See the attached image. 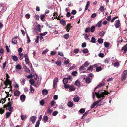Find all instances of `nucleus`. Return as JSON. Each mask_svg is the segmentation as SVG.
<instances>
[{"label": "nucleus", "mask_w": 127, "mask_h": 127, "mask_svg": "<svg viewBox=\"0 0 127 127\" xmlns=\"http://www.w3.org/2000/svg\"><path fill=\"white\" fill-rule=\"evenodd\" d=\"M105 90L104 91V92H102L101 93H100L99 92H95V94L96 96L98 98H99L102 97V98L100 99L99 100L97 101L98 103L101 102L103 99H104L105 95H106L109 94L108 91L106 92Z\"/></svg>", "instance_id": "f257e3e1"}, {"label": "nucleus", "mask_w": 127, "mask_h": 127, "mask_svg": "<svg viewBox=\"0 0 127 127\" xmlns=\"http://www.w3.org/2000/svg\"><path fill=\"white\" fill-rule=\"evenodd\" d=\"M64 87L66 89L69 88L70 91H74L76 89L74 86L72 85L70 86L69 85H64Z\"/></svg>", "instance_id": "f03ea898"}, {"label": "nucleus", "mask_w": 127, "mask_h": 127, "mask_svg": "<svg viewBox=\"0 0 127 127\" xmlns=\"http://www.w3.org/2000/svg\"><path fill=\"white\" fill-rule=\"evenodd\" d=\"M127 74V70H125L123 71L122 74V76L121 78V81H122L125 80L126 78V76Z\"/></svg>", "instance_id": "7ed1b4c3"}, {"label": "nucleus", "mask_w": 127, "mask_h": 127, "mask_svg": "<svg viewBox=\"0 0 127 127\" xmlns=\"http://www.w3.org/2000/svg\"><path fill=\"white\" fill-rule=\"evenodd\" d=\"M42 118V115H41L38 118V120L36 122L35 127H39V125L40 121Z\"/></svg>", "instance_id": "20e7f679"}, {"label": "nucleus", "mask_w": 127, "mask_h": 127, "mask_svg": "<svg viewBox=\"0 0 127 127\" xmlns=\"http://www.w3.org/2000/svg\"><path fill=\"white\" fill-rule=\"evenodd\" d=\"M114 25L116 28H118L120 25V23L119 20H118L115 21Z\"/></svg>", "instance_id": "39448f33"}, {"label": "nucleus", "mask_w": 127, "mask_h": 127, "mask_svg": "<svg viewBox=\"0 0 127 127\" xmlns=\"http://www.w3.org/2000/svg\"><path fill=\"white\" fill-rule=\"evenodd\" d=\"M7 81H5L4 82L5 85L6 86H8V85H9V87L8 88H9L10 87H12V82L11 81L8 80Z\"/></svg>", "instance_id": "423d86ee"}, {"label": "nucleus", "mask_w": 127, "mask_h": 127, "mask_svg": "<svg viewBox=\"0 0 127 127\" xmlns=\"http://www.w3.org/2000/svg\"><path fill=\"white\" fill-rule=\"evenodd\" d=\"M36 118V117L35 116H31L30 118V120L32 122V123L34 124Z\"/></svg>", "instance_id": "0eeeda50"}, {"label": "nucleus", "mask_w": 127, "mask_h": 127, "mask_svg": "<svg viewBox=\"0 0 127 127\" xmlns=\"http://www.w3.org/2000/svg\"><path fill=\"white\" fill-rule=\"evenodd\" d=\"M58 82V79L57 77L56 78L54 79L53 82V87L54 88H56L55 86L57 84Z\"/></svg>", "instance_id": "6e6552de"}, {"label": "nucleus", "mask_w": 127, "mask_h": 127, "mask_svg": "<svg viewBox=\"0 0 127 127\" xmlns=\"http://www.w3.org/2000/svg\"><path fill=\"white\" fill-rule=\"evenodd\" d=\"M124 50V52L123 53H125L127 51V44L124 46L122 47L121 50Z\"/></svg>", "instance_id": "1a4fd4ad"}, {"label": "nucleus", "mask_w": 127, "mask_h": 127, "mask_svg": "<svg viewBox=\"0 0 127 127\" xmlns=\"http://www.w3.org/2000/svg\"><path fill=\"white\" fill-rule=\"evenodd\" d=\"M17 36L12 39V43L14 44H17Z\"/></svg>", "instance_id": "9d476101"}, {"label": "nucleus", "mask_w": 127, "mask_h": 127, "mask_svg": "<svg viewBox=\"0 0 127 127\" xmlns=\"http://www.w3.org/2000/svg\"><path fill=\"white\" fill-rule=\"evenodd\" d=\"M12 104L11 102H8L7 104L4 105L3 106L4 108H7L8 107H9L12 106Z\"/></svg>", "instance_id": "9b49d317"}, {"label": "nucleus", "mask_w": 127, "mask_h": 127, "mask_svg": "<svg viewBox=\"0 0 127 127\" xmlns=\"http://www.w3.org/2000/svg\"><path fill=\"white\" fill-rule=\"evenodd\" d=\"M14 94L15 96H18L20 95V92L18 90H16L14 92Z\"/></svg>", "instance_id": "f8f14e48"}, {"label": "nucleus", "mask_w": 127, "mask_h": 127, "mask_svg": "<svg viewBox=\"0 0 127 127\" xmlns=\"http://www.w3.org/2000/svg\"><path fill=\"white\" fill-rule=\"evenodd\" d=\"M71 24L70 23H69L67 25L66 27V31L68 32L69 31V30L70 29V28L72 27V26H71Z\"/></svg>", "instance_id": "ddd939ff"}, {"label": "nucleus", "mask_w": 127, "mask_h": 127, "mask_svg": "<svg viewBox=\"0 0 127 127\" xmlns=\"http://www.w3.org/2000/svg\"><path fill=\"white\" fill-rule=\"evenodd\" d=\"M98 103L97 102V101L94 102L91 106L90 108L92 109L95 107L96 105L98 104Z\"/></svg>", "instance_id": "4468645a"}, {"label": "nucleus", "mask_w": 127, "mask_h": 127, "mask_svg": "<svg viewBox=\"0 0 127 127\" xmlns=\"http://www.w3.org/2000/svg\"><path fill=\"white\" fill-rule=\"evenodd\" d=\"M68 81V80L67 78H65L63 79V83L64 85H66Z\"/></svg>", "instance_id": "2eb2a0df"}, {"label": "nucleus", "mask_w": 127, "mask_h": 127, "mask_svg": "<svg viewBox=\"0 0 127 127\" xmlns=\"http://www.w3.org/2000/svg\"><path fill=\"white\" fill-rule=\"evenodd\" d=\"M26 98L25 95H22L20 96V99L22 101H24Z\"/></svg>", "instance_id": "dca6fc26"}, {"label": "nucleus", "mask_w": 127, "mask_h": 127, "mask_svg": "<svg viewBox=\"0 0 127 127\" xmlns=\"http://www.w3.org/2000/svg\"><path fill=\"white\" fill-rule=\"evenodd\" d=\"M58 66H60L61 65V61L58 60L55 63Z\"/></svg>", "instance_id": "f3484780"}, {"label": "nucleus", "mask_w": 127, "mask_h": 127, "mask_svg": "<svg viewBox=\"0 0 127 127\" xmlns=\"http://www.w3.org/2000/svg\"><path fill=\"white\" fill-rule=\"evenodd\" d=\"M60 22L61 24L64 26L66 24V22L64 20L62 19L60 21Z\"/></svg>", "instance_id": "a211bd4d"}, {"label": "nucleus", "mask_w": 127, "mask_h": 127, "mask_svg": "<svg viewBox=\"0 0 127 127\" xmlns=\"http://www.w3.org/2000/svg\"><path fill=\"white\" fill-rule=\"evenodd\" d=\"M74 101L75 102H78L79 100V97L78 96H75L73 99Z\"/></svg>", "instance_id": "6ab92c4d"}, {"label": "nucleus", "mask_w": 127, "mask_h": 127, "mask_svg": "<svg viewBox=\"0 0 127 127\" xmlns=\"http://www.w3.org/2000/svg\"><path fill=\"white\" fill-rule=\"evenodd\" d=\"M42 94L44 95H46L48 93V92L47 91L46 89H43L42 91Z\"/></svg>", "instance_id": "aec40b11"}, {"label": "nucleus", "mask_w": 127, "mask_h": 127, "mask_svg": "<svg viewBox=\"0 0 127 127\" xmlns=\"http://www.w3.org/2000/svg\"><path fill=\"white\" fill-rule=\"evenodd\" d=\"M95 27L94 26H93L91 27L90 29L91 32H93L95 29Z\"/></svg>", "instance_id": "412c9836"}, {"label": "nucleus", "mask_w": 127, "mask_h": 127, "mask_svg": "<svg viewBox=\"0 0 127 127\" xmlns=\"http://www.w3.org/2000/svg\"><path fill=\"white\" fill-rule=\"evenodd\" d=\"M12 58L14 61H17L18 59V57L15 55L12 56Z\"/></svg>", "instance_id": "4be33fe9"}, {"label": "nucleus", "mask_w": 127, "mask_h": 127, "mask_svg": "<svg viewBox=\"0 0 127 127\" xmlns=\"http://www.w3.org/2000/svg\"><path fill=\"white\" fill-rule=\"evenodd\" d=\"M73 105V103L71 101L67 103L68 106L69 107H72Z\"/></svg>", "instance_id": "5701e85b"}, {"label": "nucleus", "mask_w": 127, "mask_h": 127, "mask_svg": "<svg viewBox=\"0 0 127 127\" xmlns=\"http://www.w3.org/2000/svg\"><path fill=\"white\" fill-rule=\"evenodd\" d=\"M29 90H30V92L32 93H33L34 91V89L31 85L30 86V89Z\"/></svg>", "instance_id": "b1692460"}, {"label": "nucleus", "mask_w": 127, "mask_h": 127, "mask_svg": "<svg viewBox=\"0 0 127 127\" xmlns=\"http://www.w3.org/2000/svg\"><path fill=\"white\" fill-rule=\"evenodd\" d=\"M74 84L76 86H78L80 85V82L78 80H77L75 82Z\"/></svg>", "instance_id": "393cba45"}, {"label": "nucleus", "mask_w": 127, "mask_h": 127, "mask_svg": "<svg viewBox=\"0 0 127 127\" xmlns=\"http://www.w3.org/2000/svg\"><path fill=\"white\" fill-rule=\"evenodd\" d=\"M98 34L101 37H103L105 34V32L103 31H102L101 32H99Z\"/></svg>", "instance_id": "a878e982"}, {"label": "nucleus", "mask_w": 127, "mask_h": 127, "mask_svg": "<svg viewBox=\"0 0 127 127\" xmlns=\"http://www.w3.org/2000/svg\"><path fill=\"white\" fill-rule=\"evenodd\" d=\"M90 64V63H88V61H86L84 63L83 65L85 67H87Z\"/></svg>", "instance_id": "bb28decb"}, {"label": "nucleus", "mask_w": 127, "mask_h": 127, "mask_svg": "<svg viewBox=\"0 0 127 127\" xmlns=\"http://www.w3.org/2000/svg\"><path fill=\"white\" fill-rule=\"evenodd\" d=\"M102 21L101 20L99 21L97 23V26L99 27H100L102 25Z\"/></svg>", "instance_id": "cd10ccee"}, {"label": "nucleus", "mask_w": 127, "mask_h": 127, "mask_svg": "<svg viewBox=\"0 0 127 127\" xmlns=\"http://www.w3.org/2000/svg\"><path fill=\"white\" fill-rule=\"evenodd\" d=\"M19 55L20 56L19 57V59L20 60H22L23 57H24V54L23 53H19Z\"/></svg>", "instance_id": "c85d7f7f"}, {"label": "nucleus", "mask_w": 127, "mask_h": 127, "mask_svg": "<svg viewBox=\"0 0 127 127\" xmlns=\"http://www.w3.org/2000/svg\"><path fill=\"white\" fill-rule=\"evenodd\" d=\"M21 83L22 85H24L25 82L26 80L24 78H22L21 79Z\"/></svg>", "instance_id": "c756f323"}, {"label": "nucleus", "mask_w": 127, "mask_h": 127, "mask_svg": "<svg viewBox=\"0 0 127 127\" xmlns=\"http://www.w3.org/2000/svg\"><path fill=\"white\" fill-rule=\"evenodd\" d=\"M90 4V2L89 1H88L87 4L85 8V10H86L88 9V7Z\"/></svg>", "instance_id": "7c9ffc66"}, {"label": "nucleus", "mask_w": 127, "mask_h": 127, "mask_svg": "<svg viewBox=\"0 0 127 127\" xmlns=\"http://www.w3.org/2000/svg\"><path fill=\"white\" fill-rule=\"evenodd\" d=\"M25 71L27 73H29L30 72V70L26 66H25L24 68Z\"/></svg>", "instance_id": "2f4dec72"}, {"label": "nucleus", "mask_w": 127, "mask_h": 127, "mask_svg": "<svg viewBox=\"0 0 127 127\" xmlns=\"http://www.w3.org/2000/svg\"><path fill=\"white\" fill-rule=\"evenodd\" d=\"M29 82L31 84L33 85L34 83L35 82L33 79H31L30 80Z\"/></svg>", "instance_id": "473e14b6"}, {"label": "nucleus", "mask_w": 127, "mask_h": 127, "mask_svg": "<svg viewBox=\"0 0 127 127\" xmlns=\"http://www.w3.org/2000/svg\"><path fill=\"white\" fill-rule=\"evenodd\" d=\"M102 70V68L101 67H97L96 68V71L97 72H99Z\"/></svg>", "instance_id": "72a5a7b5"}, {"label": "nucleus", "mask_w": 127, "mask_h": 127, "mask_svg": "<svg viewBox=\"0 0 127 127\" xmlns=\"http://www.w3.org/2000/svg\"><path fill=\"white\" fill-rule=\"evenodd\" d=\"M98 42L100 44H101L103 42V40L102 38H100L98 40Z\"/></svg>", "instance_id": "f704fd0d"}, {"label": "nucleus", "mask_w": 127, "mask_h": 127, "mask_svg": "<svg viewBox=\"0 0 127 127\" xmlns=\"http://www.w3.org/2000/svg\"><path fill=\"white\" fill-rule=\"evenodd\" d=\"M64 38L66 39H68L69 37V35L68 34H67L64 35Z\"/></svg>", "instance_id": "c9c22d12"}, {"label": "nucleus", "mask_w": 127, "mask_h": 127, "mask_svg": "<svg viewBox=\"0 0 127 127\" xmlns=\"http://www.w3.org/2000/svg\"><path fill=\"white\" fill-rule=\"evenodd\" d=\"M82 52L84 53H86L88 52V51L87 49L85 48L83 49Z\"/></svg>", "instance_id": "e433bc0d"}, {"label": "nucleus", "mask_w": 127, "mask_h": 127, "mask_svg": "<svg viewBox=\"0 0 127 127\" xmlns=\"http://www.w3.org/2000/svg\"><path fill=\"white\" fill-rule=\"evenodd\" d=\"M85 109L84 108H81L79 110L80 113H83L85 112Z\"/></svg>", "instance_id": "4c0bfd02"}, {"label": "nucleus", "mask_w": 127, "mask_h": 127, "mask_svg": "<svg viewBox=\"0 0 127 127\" xmlns=\"http://www.w3.org/2000/svg\"><path fill=\"white\" fill-rule=\"evenodd\" d=\"M114 67L118 66H119V63L118 62H115L114 64Z\"/></svg>", "instance_id": "58836bf2"}, {"label": "nucleus", "mask_w": 127, "mask_h": 127, "mask_svg": "<svg viewBox=\"0 0 127 127\" xmlns=\"http://www.w3.org/2000/svg\"><path fill=\"white\" fill-rule=\"evenodd\" d=\"M93 69V66L92 65L90 67H89L88 69L87 70H88L89 71H91Z\"/></svg>", "instance_id": "ea45409f"}, {"label": "nucleus", "mask_w": 127, "mask_h": 127, "mask_svg": "<svg viewBox=\"0 0 127 127\" xmlns=\"http://www.w3.org/2000/svg\"><path fill=\"white\" fill-rule=\"evenodd\" d=\"M96 39L94 37H93L91 38V42L93 43H95V42Z\"/></svg>", "instance_id": "a19ab883"}, {"label": "nucleus", "mask_w": 127, "mask_h": 127, "mask_svg": "<svg viewBox=\"0 0 127 127\" xmlns=\"http://www.w3.org/2000/svg\"><path fill=\"white\" fill-rule=\"evenodd\" d=\"M85 81L86 83H89L90 82V79L89 78H86Z\"/></svg>", "instance_id": "79ce46f5"}, {"label": "nucleus", "mask_w": 127, "mask_h": 127, "mask_svg": "<svg viewBox=\"0 0 127 127\" xmlns=\"http://www.w3.org/2000/svg\"><path fill=\"white\" fill-rule=\"evenodd\" d=\"M37 30L38 31L40 32H41V30L40 25L39 24L37 26Z\"/></svg>", "instance_id": "37998d69"}, {"label": "nucleus", "mask_w": 127, "mask_h": 127, "mask_svg": "<svg viewBox=\"0 0 127 127\" xmlns=\"http://www.w3.org/2000/svg\"><path fill=\"white\" fill-rule=\"evenodd\" d=\"M16 69H21V65L19 64L16 65Z\"/></svg>", "instance_id": "c03bdc74"}, {"label": "nucleus", "mask_w": 127, "mask_h": 127, "mask_svg": "<svg viewBox=\"0 0 127 127\" xmlns=\"http://www.w3.org/2000/svg\"><path fill=\"white\" fill-rule=\"evenodd\" d=\"M104 45L107 48L109 47V43L106 42H105L104 43Z\"/></svg>", "instance_id": "a18cd8bd"}, {"label": "nucleus", "mask_w": 127, "mask_h": 127, "mask_svg": "<svg viewBox=\"0 0 127 127\" xmlns=\"http://www.w3.org/2000/svg\"><path fill=\"white\" fill-rule=\"evenodd\" d=\"M11 114V112H7L6 113V118H7L9 117L10 116V114Z\"/></svg>", "instance_id": "49530a36"}, {"label": "nucleus", "mask_w": 127, "mask_h": 127, "mask_svg": "<svg viewBox=\"0 0 127 127\" xmlns=\"http://www.w3.org/2000/svg\"><path fill=\"white\" fill-rule=\"evenodd\" d=\"M5 112V110L3 109L2 108H0V114H3Z\"/></svg>", "instance_id": "de8ad7c7"}, {"label": "nucleus", "mask_w": 127, "mask_h": 127, "mask_svg": "<svg viewBox=\"0 0 127 127\" xmlns=\"http://www.w3.org/2000/svg\"><path fill=\"white\" fill-rule=\"evenodd\" d=\"M90 31V28L88 27L86 28L85 30V32L86 33L89 32Z\"/></svg>", "instance_id": "09e8293b"}, {"label": "nucleus", "mask_w": 127, "mask_h": 127, "mask_svg": "<svg viewBox=\"0 0 127 127\" xmlns=\"http://www.w3.org/2000/svg\"><path fill=\"white\" fill-rule=\"evenodd\" d=\"M77 73V72L76 71H74L72 73V75L74 76H76Z\"/></svg>", "instance_id": "8fccbe9b"}, {"label": "nucleus", "mask_w": 127, "mask_h": 127, "mask_svg": "<svg viewBox=\"0 0 127 127\" xmlns=\"http://www.w3.org/2000/svg\"><path fill=\"white\" fill-rule=\"evenodd\" d=\"M43 119L44 121H47L48 119V118L47 116H44L43 117Z\"/></svg>", "instance_id": "3c124183"}, {"label": "nucleus", "mask_w": 127, "mask_h": 127, "mask_svg": "<svg viewBox=\"0 0 127 127\" xmlns=\"http://www.w3.org/2000/svg\"><path fill=\"white\" fill-rule=\"evenodd\" d=\"M118 16H115L113 18V19L111 20V22H113L114 20L116 18H118Z\"/></svg>", "instance_id": "603ef678"}, {"label": "nucleus", "mask_w": 127, "mask_h": 127, "mask_svg": "<svg viewBox=\"0 0 127 127\" xmlns=\"http://www.w3.org/2000/svg\"><path fill=\"white\" fill-rule=\"evenodd\" d=\"M44 101L43 99L41 100L40 101V104L41 105H43L44 104Z\"/></svg>", "instance_id": "864d4df0"}, {"label": "nucleus", "mask_w": 127, "mask_h": 127, "mask_svg": "<svg viewBox=\"0 0 127 127\" xmlns=\"http://www.w3.org/2000/svg\"><path fill=\"white\" fill-rule=\"evenodd\" d=\"M99 10L101 12L103 11L104 10V7L102 6H101L99 9Z\"/></svg>", "instance_id": "5fc2aeb1"}, {"label": "nucleus", "mask_w": 127, "mask_h": 127, "mask_svg": "<svg viewBox=\"0 0 127 127\" xmlns=\"http://www.w3.org/2000/svg\"><path fill=\"white\" fill-rule=\"evenodd\" d=\"M25 61L26 64H28L30 63L29 58L25 59Z\"/></svg>", "instance_id": "6e6d98bb"}, {"label": "nucleus", "mask_w": 127, "mask_h": 127, "mask_svg": "<svg viewBox=\"0 0 127 127\" xmlns=\"http://www.w3.org/2000/svg\"><path fill=\"white\" fill-rule=\"evenodd\" d=\"M39 39V36H37L36 37V40L35 41V42H36V43H37L38 42Z\"/></svg>", "instance_id": "4d7b16f0"}, {"label": "nucleus", "mask_w": 127, "mask_h": 127, "mask_svg": "<svg viewBox=\"0 0 127 127\" xmlns=\"http://www.w3.org/2000/svg\"><path fill=\"white\" fill-rule=\"evenodd\" d=\"M84 66H81L79 68V69L80 70H85V68H84Z\"/></svg>", "instance_id": "13d9d810"}, {"label": "nucleus", "mask_w": 127, "mask_h": 127, "mask_svg": "<svg viewBox=\"0 0 127 127\" xmlns=\"http://www.w3.org/2000/svg\"><path fill=\"white\" fill-rule=\"evenodd\" d=\"M47 33V32H44L43 33H40L39 35H41L42 36H45L46 35Z\"/></svg>", "instance_id": "bf43d9fd"}, {"label": "nucleus", "mask_w": 127, "mask_h": 127, "mask_svg": "<svg viewBox=\"0 0 127 127\" xmlns=\"http://www.w3.org/2000/svg\"><path fill=\"white\" fill-rule=\"evenodd\" d=\"M76 13V11L75 10H73L71 12V14L73 15H74Z\"/></svg>", "instance_id": "052dcab7"}, {"label": "nucleus", "mask_w": 127, "mask_h": 127, "mask_svg": "<svg viewBox=\"0 0 127 127\" xmlns=\"http://www.w3.org/2000/svg\"><path fill=\"white\" fill-rule=\"evenodd\" d=\"M98 56L100 57H104V54L102 53H100L99 54Z\"/></svg>", "instance_id": "680f3d73"}, {"label": "nucleus", "mask_w": 127, "mask_h": 127, "mask_svg": "<svg viewBox=\"0 0 127 127\" xmlns=\"http://www.w3.org/2000/svg\"><path fill=\"white\" fill-rule=\"evenodd\" d=\"M96 16V14L95 13H94L92 14L91 16V17L92 18H94Z\"/></svg>", "instance_id": "e2e57ef3"}, {"label": "nucleus", "mask_w": 127, "mask_h": 127, "mask_svg": "<svg viewBox=\"0 0 127 127\" xmlns=\"http://www.w3.org/2000/svg\"><path fill=\"white\" fill-rule=\"evenodd\" d=\"M45 15H42L40 16V19L42 21H43V19L44 18Z\"/></svg>", "instance_id": "0e129e2a"}, {"label": "nucleus", "mask_w": 127, "mask_h": 127, "mask_svg": "<svg viewBox=\"0 0 127 127\" xmlns=\"http://www.w3.org/2000/svg\"><path fill=\"white\" fill-rule=\"evenodd\" d=\"M56 103V102H55L54 100L52 101L51 103V106H52Z\"/></svg>", "instance_id": "69168bd1"}, {"label": "nucleus", "mask_w": 127, "mask_h": 127, "mask_svg": "<svg viewBox=\"0 0 127 127\" xmlns=\"http://www.w3.org/2000/svg\"><path fill=\"white\" fill-rule=\"evenodd\" d=\"M58 112L57 111H54L52 113V115L54 116H55L58 113Z\"/></svg>", "instance_id": "338daca9"}, {"label": "nucleus", "mask_w": 127, "mask_h": 127, "mask_svg": "<svg viewBox=\"0 0 127 127\" xmlns=\"http://www.w3.org/2000/svg\"><path fill=\"white\" fill-rule=\"evenodd\" d=\"M33 75L30 74L27 76V77L28 78H32L33 77Z\"/></svg>", "instance_id": "774afa93"}]
</instances>
